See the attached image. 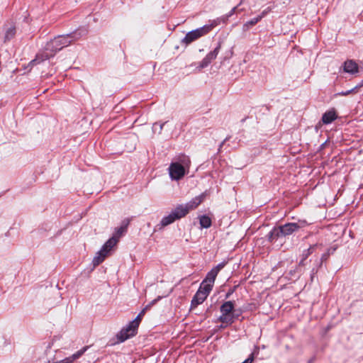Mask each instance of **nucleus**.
<instances>
[{"instance_id":"1","label":"nucleus","mask_w":363,"mask_h":363,"mask_svg":"<svg viewBox=\"0 0 363 363\" xmlns=\"http://www.w3.org/2000/svg\"><path fill=\"white\" fill-rule=\"evenodd\" d=\"M203 199L204 196L200 195L187 203L177 205L168 215L162 218L161 225L164 227L173 223L177 220L184 218L191 211L196 209L202 203Z\"/></svg>"},{"instance_id":"2","label":"nucleus","mask_w":363,"mask_h":363,"mask_svg":"<svg viewBox=\"0 0 363 363\" xmlns=\"http://www.w3.org/2000/svg\"><path fill=\"white\" fill-rule=\"evenodd\" d=\"M223 267V264H219L207 274L205 279L202 281L199 289L191 301L192 306L196 307L206 300L213 288L216 277H217L219 271Z\"/></svg>"},{"instance_id":"3","label":"nucleus","mask_w":363,"mask_h":363,"mask_svg":"<svg viewBox=\"0 0 363 363\" xmlns=\"http://www.w3.org/2000/svg\"><path fill=\"white\" fill-rule=\"evenodd\" d=\"M71 42V37L69 35H60L55 38L53 40L46 44L45 52L43 54L42 57L38 55L35 60L30 62V64L34 65L40 61L48 59L57 51L68 46Z\"/></svg>"},{"instance_id":"4","label":"nucleus","mask_w":363,"mask_h":363,"mask_svg":"<svg viewBox=\"0 0 363 363\" xmlns=\"http://www.w3.org/2000/svg\"><path fill=\"white\" fill-rule=\"evenodd\" d=\"M190 160L183 157L179 161L172 162L168 168L169 175L172 180H180L188 173L190 167Z\"/></svg>"},{"instance_id":"5","label":"nucleus","mask_w":363,"mask_h":363,"mask_svg":"<svg viewBox=\"0 0 363 363\" xmlns=\"http://www.w3.org/2000/svg\"><path fill=\"white\" fill-rule=\"evenodd\" d=\"M149 308L147 306L136 317V318L130 322L129 325L125 328L122 329L118 334L117 337L121 342H123L127 339L134 336L136 334L138 328L140 323L142 316L145 314V311Z\"/></svg>"},{"instance_id":"6","label":"nucleus","mask_w":363,"mask_h":363,"mask_svg":"<svg viewBox=\"0 0 363 363\" xmlns=\"http://www.w3.org/2000/svg\"><path fill=\"white\" fill-rule=\"evenodd\" d=\"M299 226L296 223H287L284 225L274 228L269 235V240H273L275 238L280 236L289 235L298 229Z\"/></svg>"},{"instance_id":"7","label":"nucleus","mask_w":363,"mask_h":363,"mask_svg":"<svg viewBox=\"0 0 363 363\" xmlns=\"http://www.w3.org/2000/svg\"><path fill=\"white\" fill-rule=\"evenodd\" d=\"M233 308L234 306L231 301H227L222 305L220 308L221 315L219 318L222 323L230 324L233 322Z\"/></svg>"},{"instance_id":"8","label":"nucleus","mask_w":363,"mask_h":363,"mask_svg":"<svg viewBox=\"0 0 363 363\" xmlns=\"http://www.w3.org/2000/svg\"><path fill=\"white\" fill-rule=\"evenodd\" d=\"M210 30L211 28L209 26H203L202 28L191 30L186 35L183 39V42L186 44L191 43V42L208 33Z\"/></svg>"},{"instance_id":"9","label":"nucleus","mask_w":363,"mask_h":363,"mask_svg":"<svg viewBox=\"0 0 363 363\" xmlns=\"http://www.w3.org/2000/svg\"><path fill=\"white\" fill-rule=\"evenodd\" d=\"M118 242V238L115 236L111 237L108 239L105 244L102 246L101 250L104 252L106 255H108L111 250Z\"/></svg>"},{"instance_id":"10","label":"nucleus","mask_w":363,"mask_h":363,"mask_svg":"<svg viewBox=\"0 0 363 363\" xmlns=\"http://www.w3.org/2000/svg\"><path fill=\"white\" fill-rule=\"evenodd\" d=\"M118 242V238L115 236L111 237L108 239L105 244L102 246L101 250L104 252L106 255H108L111 250Z\"/></svg>"},{"instance_id":"11","label":"nucleus","mask_w":363,"mask_h":363,"mask_svg":"<svg viewBox=\"0 0 363 363\" xmlns=\"http://www.w3.org/2000/svg\"><path fill=\"white\" fill-rule=\"evenodd\" d=\"M343 69L345 72L355 74L358 72L357 63L352 60H347L344 63Z\"/></svg>"},{"instance_id":"12","label":"nucleus","mask_w":363,"mask_h":363,"mask_svg":"<svg viewBox=\"0 0 363 363\" xmlns=\"http://www.w3.org/2000/svg\"><path fill=\"white\" fill-rule=\"evenodd\" d=\"M336 118V114L334 111H329L325 113L322 117V121L325 124L330 123Z\"/></svg>"},{"instance_id":"13","label":"nucleus","mask_w":363,"mask_h":363,"mask_svg":"<svg viewBox=\"0 0 363 363\" xmlns=\"http://www.w3.org/2000/svg\"><path fill=\"white\" fill-rule=\"evenodd\" d=\"M108 255H106L104 252H102L101 250L96 252V255L94 257L92 263L94 267L98 266L99 264H101L105 258Z\"/></svg>"},{"instance_id":"14","label":"nucleus","mask_w":363,"mask_h":363,"mask_svg":"<svg viewBox=\"0 0 363 363\" xmlns=\"http://www.w3.org/2000/svg\"><path fill=\"white\" fill-rule=\"evenodd\" d=\"M199 224L202 228H208L211 227L212 220L211 218L206 215L201 216L199 217Z\"/></svg>"},{"instance_id":"15","label":"nucleus","mask_w":363,"mask_h":363,"mask_svg":"<svg viewBox=\"0 0 363 363\" xmlns=\"http://www.w3.org/2000/svg\"><path fill=\"white\" fill-rule=\"evenodd\" d=\"M266 13H267V12H266V11H263V12H262V13L260 16H257V17H256V18H255L252 19V20H251V21H247V22L245 24V27H248L249 26H253V25L256 24L257 22H259V21H260V20L264 17V16Z\"/></svg>"},{"instance_id":"16","label":"nucleus","mask_w":363,"mask_h":363,"mask_svg":"<svg viewBox=\"0 0 363 363\" xmlns=\"http://www.w3.org/2000/svg\"><path fill=\"white\" fill-rule=\"evenodd\" d=\"M15 33H16V29L14 27L8 28L5 33V39L10 40L15 35Z\"/></svg>"},{"instance_id":"17","label":"nucleus","mask_w":363,"mask_h":363,"mask_svg":"<svg viewBox=\"0 0 363 363\" xmlns=\"http://www.w3.org/2000/svg\"><path fill=\"white\" fill-rule=\"evenodd\" d=\"M218 51H219V47L216 48L213 51L209 52L206 56V58H207V60H208L211 62L213 60H215L216 58V57L218 54Z\"/></svg>"},{"instance_id":"18","label":"nucleus","mask_w":363,"mask_h":363,"mask_svg":"<svg viewBox=\"0 0 363 363\" xmlns=\"http://www.w3.org/2000/svg\"><path fill=\"white\" fill-rule=\"evenodd\" d=\"M210 63H211V62H210L208 60H207V58H206V57H205V58L201 61L200 67H201V68H203V67H207Z\"/></svg>"},{"instance_id":"19","label":"nucleus","mask_w":363,"mask_h":363,"mask_svg":"<svg viewBox=\"0 0 363 363\" xmlns=\"http://www.w3.org/2000/svg\"><path fill=\"white\" fill-rule=\"evenodd\" d=\"M253 361H254V355H253V354H252L247 359H246L242 363H252Z\"/></svg>"},{"instance_id":"20","label":"nucleus","mask_w":363,"mask_h":363,"mask_svg":"<svg viewBox=\"0 0 363 363\" xmlns=\"http://www.w3.org/2000/svg\"><path fill=\"white\" fill-rule=\"evenodd\" d=\"M124 232V229L123 228H119L117 232H116V235H114L116 238H117L118 239L119 238V237L123 234V233Z\"/></svg>"},{"instance_id":"21","label":"nucleus","mask_w":363,"mask_h":363,"mask_svg":"<svg viewBox=\"0 0 363 363\" xmlns=\"http://www.w3.org/2000/svg\"><path fill=\"white\" fill-rule=\"evenodd\" d=\"M163 125H164L163 123L160 124V131L162 130V129L163 128Z\"/></svg>"},{"instance_id":"22","label":"nucleus","mask_w":363,"mask_h":363,"mask_svg":"<svg viewBox=\"0 0 363 363\" xmlns=\"http://www.w3.org/2000/svg\"><path fill=\"white\" fill-rule=\"evenodd\" d=\"M351 92H352V91H347V92L344 93L343 94H344V95H347V94H350V93H351Z\"/></svg>"},{"instance_id":"23","label":"nucleus","mask_w":363,"mask_h":363,"mask_svg":"<svg viewBox=\"0 0 363 363\" xmlns=\"http://www.w3.org/2000/svg\"><path fill=\"white\" fill-rule=\"evenodd\" d=\"M360 86H363V81L362 82Z\"/></svg>"}]
</instances>
